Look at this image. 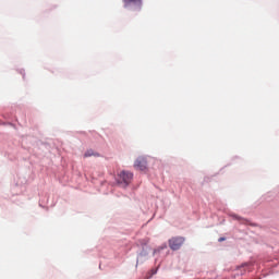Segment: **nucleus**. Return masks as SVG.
Returning a JSON list of instances; mask_svg holds the SVG:
<instances>
[{"mask_svg": "<svg viewBox=\"0 0 279 279\" xmlns=\"http://www.w3.org/2000/svg\"><path fill=\"white\" fill-rule=\"evenodd\" d=\"M132 180H134V173L125 170H122L116 178V182L120 189H128Z\"/></svg>", "mask_w": 279, "mask_h": 279, "instance_id": "nucleus-1", "label": "nucleus"}, {"mask_svg": "<svg viewBox=\"0 0 279 279\" xmlns=\"http://www.w3.org/2000/svg\"><path fill=\"white\" fill-rule=\"evenodd\" d=\"M149 254H151V246H149L147 242H142V248L137 253V265H143V263H147V260H149Z\"/></svg>", "mask_w": 279, "mask_h": 279, "instance_id": "nucleus-2", "label": "nucleus"}, {"mask_svg": "<svg viewBox=\"0 0 279 279\" xmlns=\"http://www.w3.org/2000/svg\"><path fill=\"white\" fill-rule=\"evenodd\" d=\"M125 10L130 12H141L143 10V0H123Z\"/></svg>", "mask_w": 279, "mask_h": 279, "instance_id": "nucleus-3", "label": "nucleus"}, {"mask_svg": "<svg viewBox=\"0 0 279 279\" xmlns=\"http://www.w3.org/2000/svg\"><path fill=\"white\" fill-rule=\"evenodd\" d=\"M184 241H186V239H184V236L171 238L168 242L170 250H172V252H178V250H180L182 247V245H184Z\"/></svg>", "mask_w": 279, "mask_h": 279, "instance_id": "nucleus-4", "label": "nucleus"}, {"mask_svg": "<svg viewBox=\"0 0 279 279\" xmlns=\"http://www.w3.org/2000/svg\"><path fill=\"white\" fill-rule=\"evenodd\" d=\"M134 169H137L138 171H145L147 169V158L143 156L137 157L134 162Z\"/></svg>", "mask_w": 279, "mask_h": 279, "instance_id": "nucleus-5", "label": "nucleus"}, {"mask_svg": "<svg viewBox=\"0 0 279 279\" xmlns=\"http://www.w3.org/2000/svg\"><path fill=\"white\" fill-rule=\"evenodd\" d=\"M162 250H167V244H162L161 246L155 248L153 251V256H156V254H160L162 252Z\"/></svg>", "mask_w": 279, "mask_h": 279, "instance_id": "nucleus-6", "label": "nucleus"}, {"mask_svg": "<svg viewBox=\"0 0 279 279\" xmlns=\"http://www.w3.org/2000/svg\"><path fill=\"white\" fill-rule=\"evenodd\" d=\"M90 156H99V154H95V151H93V149H89V150H87V151L84 154V157H85V158H90Z\"/></svg>", "mask_w": 279, "mask_h": 279, "instance_id": "nucleus-7", "label": "nucleus"}, {"mask_svg": "<svg viewBox=\"0 0 279 279\" xmlns=\"http://www.w3.org/2000/svg\"><path fill=\"white\" fill-rule=\"evenodd\" d=\"M218 241L219 243H222V241H226V238H219Z\"/></svg>", "mask_w": 279, "mask_h": 279, "instance_id": "nucleus-8", "label": "nucleus"}, {"mask_svg": "<svg viewBox=\"0 0 279 279\" xmlns=\"http://www.w3.org/2000/svg\"><path fill=\"white\" fill-rule=\"evenodd\" d=\"M233 219H241V217L236 216V215H232Z\"/></svg>", "mask_w": 279, "mask_h": 279, "instance_id": "nucleus-9", "label": "nucleus"}, {"mask_svg": "<svg viewBox=\"0 0 279 279\" xmlns=\"http://www.w3.org/2000/svg\"><path fill=\"white\" fill-rule=\"evenodd\" d=\"M20 73L23 75V77H25V74H24V71H23V70H21Z\"/></svg>", "mask_w": 279, "mask_h": 279, "instance_id": "nucleus-10", "label": "nucleus"}, {"mask_svg": "<svg viewBox=\"0 0 279 279\" xmlns=\"http://www.w3.org/2000/svg\"><path fill=\"white\" fill-rule=\"evenodd\" d=\"M242 267H247V264H243Z\"/></svg>", "mask_w": 279, "mask_h": 279, "instance_id": "nucleus-11", "label": "nucleus"}]
</instances>
